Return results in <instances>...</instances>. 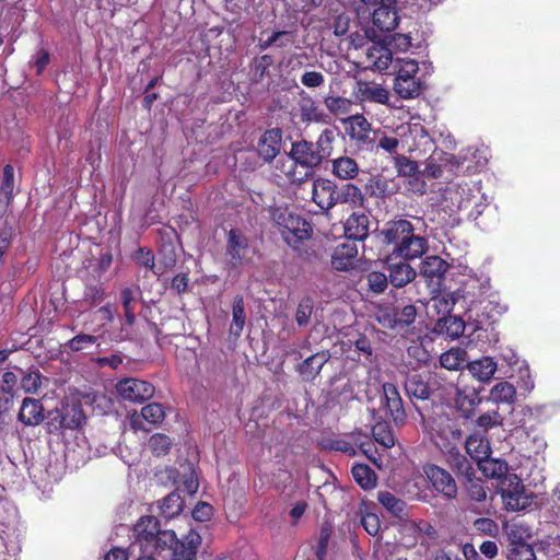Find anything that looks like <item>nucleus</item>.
I'll list each match as a JSON object with an SVG mask.
<instances>
[{"mask_svg":"<svg viewBox=\"0 0 560 560\" xmlns=\"http://www.w3.org/2000/svg\"><path fill=\"white\" fill-rule=\"evenodd\" d=\"M357 255V243L346 240L343 243L336 246L331 255V266L338 271L348 270L353 266Z\"/></svg>","mask_w":560,"mask_h":560,"instance_id":"nucleus-23","label":"nucleus"},{"mask_svg":"<svg viewBox=\"0 0 560 560\" xmlns=\"http://www.w3.org/2000/svg\"><path fill=\"white\" fill-rule=\"evenodd\" d=\"M183 504L180 495L177 492H171L162 500L160 510L165 517L172 518L182 512Z\"/></svg>","mask_w":560,"mask_h":560,"instance_id":"nucleus-47","label":"nucleus"},{"mask_svg":"<svg viewBox=\"0 0 560 560\" xmlns=\"http://www.w3.org/2000/svg\"><path fill=\"white\" fill-rule=\"evenodd\" d=\"M314 310V300L310 296H304L298 304L295 312V320L300 327L310 324L311 316Z\"/></svg>","mask_w":560,"mask_h":560,"instance_id":"nucleus-51","label":"nucleus"},{"mask_svg":"<svg viewBox=\"0 0 560 560\" xmlns=\"http://www.w3.org/2000/svg\"><path fill=\"white\" fill-rule=\"evenodd\" d=\"M300 117L303 122H320L325 120V114L314 98L304 92L299 101Z\"/></svg>","mask_w":560,"mask_h":560,"instance_id":"nucleus-33","label":"nucleus"},{"mask_svg":"<svg viewBox=\"0 0 560 560\" xmlns=\"http://www.w3.org/2000/svg\"><path fill=\"white\" fill-rule=\"evenodd\" d=\"M406 394L412 399L427 400L432 395L431 380L418 373L408 374L405 381Z\"/></svg>","mask_w":560,"mask_h":560,"instance_id":"nucleus-25","label":"nucleus"},{"mask_svg":"<svg viewBox=\"0 0 560 560\" xmlns=\"http://www.w3.org/2000/svg\"><path fill=\"white\" fill-rule=\"evenodd\" d=\"M97 341V337L88 334H79L65 343V348L72 352L89 349Z\"/></svg>","mask_w":560,"mask_h":560,"instance_id":"nucleus-53","label":"nucleus"},{"mask_svg":"<svg viewBox=\"0 0 560 560\" xmlns=\"http://www.w3.org/2000/svg\"><path fill=\"white\" fill-rule=\"evenodd\" d=\"M368 436L363 435L360 432H352L347 439L341 438H329L323 442V446L329 451H338L349 456H354L357 454L355 447L359 446L362 452L366 453L365 442Z\"/></svg>","mask_w":560,"mask_h":560,"instance_id":"nucleus-16","label":"nucleus"},{"mask_svg":"<svg viewBox=\"0 0 560 560\" xmlns=\"http://www.w3.org/2000/svg\"><path fill=\"white\" fill-rule=\"evenodd\" d=\"M330 359L328 351H319L305 359L299 366L300 374L307 381L314 380Z\"/></svg>","mask_w":560,"mask_h":560,"instance_id":"nucleus-30","label":"nucleus"},{"mask_svg":"<svg viewBox=\"0 0 560 560\" xmlns=\"http://www.w3.org/2000/svg\"><path fill=\"white\" fill-rule=\"evenodd\" d=\"M465 323L455 315H444L434 325L433 331L438 335L456 339L464 334Z\"/></svg>","mask_w":560,"mask_h":560,"instance_id":"nucleus-27","label":"nucleus"},{"mask_svg":"<svg viewBox=\"0 0 560 560\" xmlns=\"http://www.w3.org/2000/svg\"><path fill=\"white\" fill-rule=\"evenodd\" d=\"M370 219L361 212H353L345 223V234L348 241H363L369 235Z\"/></svg>","mask_w":560,"mask_h":560,"instance_id":"nucleus-24","label":"nucleus"},{"mask_svg":"<svg viewBox=\"0 0 560 560\" xmlns=\"http://www.w3.org/2000/svg\"><path fill=\"white\" fill-rule=\"evenodd\" d=\"M508 560H536L533 547L516 536L512 530L509 534Z\"/></svg>","mask_w":560,"mask_h":560,"instance_id":"nucleus-31","label":"nucleus"},{"mask_svg":"<svg viewBox=\"0 0 560 560\" xmlns=\"http://www.w3.org/2000/svg\"><path fill=\"white\" fill-rule=\"evenodd\" d=\"M351 136L358 140H365L371 131V124L362 115H354L350 117Z\"/></svg>","mask_w":560,"mask_h":560,"instance_id":"nucleus-52","label":"nucleus"},{"mask_svg":"<svg viewBox=\"0 0 560 560\" xmlns=\"http://www.w3.org/2000/svg\"><path fill=\"white\" fill-rule=\"evenodd\" d=\"M52 421H58L56 428L78 429L85 422V415L80 402L67 404L61 410H56Z\"/></svg>","mask_w":560,"mask_h":560,"instance_id":"nucleus-17","label":"nucleus"},{"mask_svg":"<svg viewBox=\"0 0 560 560\" xmlns=\"http://www.w3.org/2000/svg\"><path fill=\"white\" fill-rule=\"evenodd\" d=\"M354 94L360 102H373L385 105L389 101V92L375 82L359 81Z\"/></svg>","mask_w":560,"mask_h":560,"instance_id":"nucleus-18","label":"nucleus"},{"mask_svg":"<svg viewBox=\"0 0 560 560\" xmlns=\"http://www.w3.org/2000/svg\"><path fill=\"white\" fill-rule=\"evenodd\" d=\"M430 380L432 394H436L441 399L454 398L463 416L466 419L471 417V409L479 404L480 398L475 389L467 392L459 387L460 375L441 370L434 372Z\"/></svg>","mask_w":560,"mask_h":560,"instance_id":"nucleus-1","label":"nucleus"},{"mask_svg":"<svg viewBox=\"0 0 560 560\" xmlns=\"http://www.w3.org/2000/svg\"><path fill=\"white\" fill-rule=\"evenodd\" d=\"M374 440L386 448L395 445V439L386 422H378L372 429Z\"/></svg>","mask_w":560,"mask_h":560,"instance_id":"nucleus-50","label":"nucleus"},{"mask_svg":"<svg viewBox=\"0 0 560 560\" xmlns=\"http://www.w3.org/2000/svg\"><path fill=\"white\" fill-rule=\"evenodd\" d=\"M467 493L471 501L474 502H483L487 499V492L482 485V481L479 479H474L472 476L467 478Z\"/></svg>","mask_w":560,"mask_h":560,"instance_id":"nucleus-60","label":"nucleus"},{"mask_svg":"<svg viewBox=\"0 0 560 560\" xmlns=\"http://www.w3.org/2000/svg\"><path fill=\"white\" fill-rule=\"evenodd\" d=\"M469 373L480 382H489L497 371V362L490 357L471 361L467 364Z\"/></svg>","mask_w":560,"mask_h":560,"instance_id":"nucleus-34","label":"nucleus"},{"mask_svg":"<svg viewBox=\"0 0 560 560\" xmlns=\"http://www.w3.org/2000/svg\"><path fill=\"white\" fill-rule=\"evenodd\" d=\"M434 431V443L443 455L460 448L463 431L453 420H441Z\"/></svg>","mask_w":560,"mask_h":560,"instance_id":"nucleus-6","label":"nucleus"},{"mask_svg":"<svg viewBox=\"0 0 560 560\" xmlns=\"http://www.w3.org/2000/svg\"><path fill=\"white\" fill-rule=\"evenodd\" d=\"M14 170L11 165L7 164L3 168V180L1 184L0 195L3 196L4 201L9 203L13 197L14 191Z\"/></svg>","mask_w":560,"mask_h":560,"instance_id":"nucleus-59","label":"nucleus"},{"mask_svg":"<svg viewBox=\"0 0 560 560\" xmlns=\"http://www.w3.org/2000/svg\"><path fill=\"white\" fill-rule=\"evenodd\" d=\"M465 450L477 464L487 459L491 454L489 441L479 433H472L466 439Z\"/></svg>","mask_w":560,"mask_h":560,"instance_id":"nucleus-28","label":"nucleus"},{"mask_svg":"<svg viewBox=\"0 0 560 560\" xmlns=\"http://www.w3.org/2000/svg\"><path fill=\"white\" fill-rule=\"evenodd\" d=\"M394 91L402 98H415L420 95L422 84L418 78L395 80Z\"/></svg>","mask_w":560,"mask_h":560,"instance_id":"nucleus-41","label":"nucleus"},{"mask_svg":"<svg viewBox=\"0 0 560 560\" xmlns=\"http://www.w3.org/2000/svg\"><path fill=\"white\" fill-rule=\"evenodd\" d=\"M465 350L460 348H452L451 350L441 354L440 363L442 368L446 370V372L453 373V371H457L460 368L465 361Z\"/></svg>","mask_w":560,"mask_h":560,"instance_id":"nucleus-45","label":"nucleus"},{"mask_svg":"<svg viewBox=\"0 0 560 560\" xmlns=\"http://www.w3.org/2000/svg\"><path fill=\"white\" fill-rule=\"evenodd\" d=\"M18 420L24 425H38L44 420L42 402L38 399L24 398L18 415Z\"/></svg>","mask_w":560,"mask_h":560,"instance_id":"nucleus-26","label":"nucleus"},{"mask_svg":"<svg viewBox=\"0 0 560 560\" xmlns=\"http://www.w3.org/2000/svg\"><path fill=\"white\" fill-rule=\"evenodd\" d=\"M378 503L393 516L404 517L406 515V503L387 490L377 492Z\"/></svg>","mask_w":560,"mask_h":560,"instance_id":"nucleus-37","label":"nucleus"},{"mask_svg":"<svg viewBox=\"0 0 560 560\" xmlns=\"http://www.w3.org/2000/svg\"><path fill=\"white\" fill-rule=\"evenodd\" d=\"M382 404L395 423L401 424L405 422L406 412L404 409L402 399L397 386L393 383L383 384Z\"/></svg>","mask_w":560,"mask_h":560,"instance_id":"nucleus-14","label":"nucleus"},{"mask_svg":"<svg viewBox=\"0 0 560 560\" xmlns=\"http://www.w3.org/2000/svg\"><path fill=\"white\" fill-rule=\"evenodd\" d=\"M410 225L411 222L405 219L388 222L381 232L384 243L396 248L400 240L410 233Z\"/></svg>","mask_w":560,"mask_h":560,"instance_id":"nucleus-29","label":"nucleus"},{"mask_svg":"<svg viewBox=\"0 0 560 560\" xmlns=\"http://www.w3.org/2000/svg\"><path fill=\"white\" fill-rule=\"evenodd\" d=\"M481 312L476 314V329H483L485 326L493 325L498 317L505 311V306L494 301L481 302Z\"/></svg>","mask_w":560,"mask_h":560,"instance_id":"nucleus-32","label":"nucleus"},{"mask_svg":"<svg viewBox=\"0 0 560 560\" xmlns=\"http://www.w3.org/2000/svg\"><path fill=\"white\" fill-rule=\"evenodd\" d=\"M336 185L325 178H317L313 182L312 199L322 209L329 210L335 206Z\"/></svg>","mask_w":560,"mask_h":560,"instance_id":"nucleus-20","label":"nucleus"},{"mask_svg":"<svg viewBox=\"0 0 560 560\" xmlns=\"http://www.w3.org/2000/svg\"><path fill=\"white\" fill-rule=\"evenodd\" d=\"M475 422L479 429H481L483 432H487L494 427L502 425L503 417L499 413L498 410H490L480 415Z\"/></svg>","mask_w":560,"mask_h":560,"instance_id":"nucleus-55","label":"nucleus"},{"mask_svg":"<svg viewBox=\"0 0 560 560\" xmlns=\"http://www.w3.org/2000/svg\"><path fill=\"white\" fill-rule=\"evenodd\" d=\"M364 196L362 191L353 184L342 185L340 188H335V206L338 203H346L352 207L362 206Z\"/></svg>","mask_w":560,"mask_h":560,"instance_id":"nucleus-35","label":"nucleus"},{"mask_svg":"<svg viewBox=\"0 0 560 560\" xmlns=\"http://www.w3.org/2000/svg\"><path fill=\"white\" fill-rule=\"evenodd\" d=\"M334 131L325 129L316 142L306 140L296 141L292 144L290 155L303 167L313 168L318 166L324 159L332 152Z\"/></svg>","mask_w":560,"mask_h":560,"instance_id":"nucleus-3","label":"nucleus"},{"mask_svg":"<svg viewBox=\"0 0 560 560\" xmlns=\"http://www.w3.org/2000/svg\"><path fill=\"white\" fill-rule=\"evenodd\" d=\"M490 398L497 404H513L516 398V389L509 382H499L490 390Z\"/></svg>","mask_w":560,"mask_h":560,"instance_id":"nucleus-42","label":"nucleus"},{"mask_svg":"<svg viewBox=\"0 0 560 560\" xmlns=\"http://www.w3.org/2000/svg\"><path fill=\"white\" fill-rule=\"evenodd\" d=\"M393 260L390 255L387 259L389 282L395 288H402L416 278L417 272L405 259L397 262Z\"/></svg>","mask_w":560,"mask_h":560,"instance_id":"nucleus-19","label":"nucleus"},{"mask_svg":"<svg viewBox=\"0 0 560 560\" xmlns=\"http://www.w3.org/2000/svg\"><path fill=\"white\" fill-rule=\"evenodd\" d=\"M399 68L395 80L417 78L416 74L419 71V66L416 60L412 59H398Z\"/></svg>","mask_w":560,"mask_h":560,"instance_id":"nucleus-62","label":"nucleus"},{"mask_svg":"<svg viewBox=\"0 0 560 560\" xmlns=\"http://www.w3.org/2000/svg\"><path fill=\"white\" fill-rule=\"evenodd\" d=\"M200 545L201 537L199 533L190 529L182 539H178L175 535V541L166 549L172 551V560H195Z\"/></svg>","mask_w":560,"mask_h":560,"instance_id":"nucleus-13","label":"nucleus"},{"mask_svg":"<svg viewBox=\"0 0 560 560\" xmlns=\"http://www.w3.org/2000/svg\"><path fill=\"white\" fill-rule=\"evenodd\" d=\"M119 396L130 402L141 404L154 395V386L138 378H124L116 385Z\"/></svg>","mask_w":560,"mask_h":560,"instance_id":"nucleus-9","label":"nucleus"},{"mask_svg":"<svg viewBox=\"0 0 560 560\" xmlns=\"http://www.w3.org/2000/svg\"><path fill=\"white\" fill-rule=\"evenodd\" d=\"M396 308L397 328L404 329L409 327L417 317V308L412 304H407Z\"/></svg>","mask_w":560,"mask_h":560,"instance_id":"nucleus-54","label":"nucleus"},{"mask_svg":"<svg viewBox=\"0 0 560 560\" xmlns=\"http://www.w3.org/2000/svg\"><path fill=\"white\" fill-rule=\"evenodd\" d=\"M133 259L138 265L145 267L147 269L151 270L154 275H156V276L163 275V270H161V266L155 265V257H154V254L152 253V250H150L145 247H140L137 250Z\"/></svg>","mask_w":560,"mask_h":560,"instance_id":"nucleus-48","label":"nucleus"},{"mask_svg":"<svg viewBox=\"0 0 560 560\" xmlns=\"http://www.w3.org/2000/svg\"><path fill=\"white\" fill-rule=\"evenodd\" d=\"M273 221L282 228V235L289 242L290 236L296 240H306L311 236L312 228L310 223L300 217L289 211L287 208H276L271 212Z\"/></svg>","mask_w":560,"mask_h":560,"instance_id":"nucleus-4","label":"nucleus"},{"mask_svg":"<svg viewBox=\"0 0 560 560\" xmlns=\"http://www.w3.org/2000/svg\"><path fill=\"white\" fill-rule=\"evenodd\" d=\"M502 499L510 511H521L532 503V498L525 493V489L516 492H502Z\"/></svg>","mask_w":560,"mask_h":560,"instance_id":"nucleus-46","label":"nucleus"},{"mask_svg":"<svg viewBox=\"0 0 560 560\" xmlns=\"http://www.w3.org/2000/svg\"><path fill=\"white\" fill-rule=\"evenodd\" d=\"M132 547H138L143 553H154L166 550L175 541V532L161 529L159 520L155 516L147 515L140 517L133 526Z\"/></svg>","mask_w":560,"mask_h":560,"instance_id":"nucleus-2","label":"nucleus"},{"mask_svg":"<svg viewBox=\"0 0 560 560\" xmlns=\"http://www.w3.org/2000/svg\"><path fill=\"white\" fill-rule=\"evenodd\" d=\"M395 166L400 176H413L418 173V163L404 155L395 158Z\"/></svg>","mask_w":560,"mask_h":560,"instance_id":"nucleus-63","label":"nucleus"},{"mask_svg":"<svg viewBox=\"0 0 560 560\" xmlns=\"http://www.w3.org/2000/svg\"><path fill=\"white\" fill-rule=\"evenodd\" d=\"M398 135L405 139V145L409 151H428L434 147L433 140L425 127L419 122H408L398 127Z\"/></svg>","mask_w":560,"mask_h":560,"instance_id":"nucleus-8","label":"nucleus"},{"mask_svg":"<svg viewBox=\"0 0 560 560\" xmlns=\"http://www.w3.org/2000/svg\"><path fill=\"white\" fill-rule=\"evenodd\" d=\"M165 418V412L161 404L151 402L142 407L140 413L133 412L129 417V423L132 430H143L149 431L150 429L145 428L144 422L156 425L161 423Z\"/></svg>","mask_w":560,"mask_h":560,"instance_id":"nucleus-15","label":"nucleus"},{"mask_svg":"<svg viewBox=\"0 0 560 560\" xmlns=\"http://www.w3.org/2000/svg\"><path fill=\"white\" fill-rule=\"evenodd\" d=\"M273 58L270 55H262L260 57H256L252 63L253 71V80L255 82L262 81L266 75L268 69L272 66Z\"/></svg>","mask_w":560,"mask_h":560,"instance_id":"nucleus-56","label":"nucleus"},{"mask_svg":"<svg viewBox=\"0 0 560 560\" xmlns=\"http://www.w3.org/2000/svg\"><path fill=\"white\" fill-rule=\"evenodd\" d=\"M232 314L233 320L231 324V330L234 331L235 335H240L244 328L246 319L244 299L242 296L235 298Z\"/></svg>","mask_w":560,"mask_h":560,"instance_id":"nucleus-49","label":"nucleus"},{"mask_svg":"<svg viewBox=\"0 0 560 560\" xmlns=\"http://www.w3.org/2000/svg\"><path fill=\"white\" fill-rule=\"evenodd\" d=\"M368 68L384 71L393 61V52L389 47L381 43H372L365 51Z\"/></svg>","mask_w":560,"mask_h":560,"instance_id":"nucleus-21","label":"nucleus"},{"mask_svg":"<svg viewBox=\"0 0 560 560\" xmlns=\"http://www.w3.org/2000/svg\"><path fill=\"white\" fill-rule=\"evenodd\" d=\"M366 279L369 289L377 294L383 293L389 282L388 276L380 271H371Z\"/></svg>","mask_w":560,"mask_h":560,"instance_id":"nucleus-61","label":"nucleus"},{"mask_svg":"<svg viewBox=\"0 0 560 560\" xmlns=\"http://www.w3.org/2000/svg\"><path fill=\"white\" fill-rule=\"evenodd\" d=\"M324 104L334 115L348 114L351 107V102L341 96H326L324 98Z\"/></svg>","mask_w":560,"mask_h":560,"instance_id":"nucleus-57","label":"nucleus"},{"mask_svg":"<svg viewBox=\"0 0 560 560\" xmlns=\"http://www.w3.org/2000/svg\"><path fill=\"white\" fill-rule=\"evenodd\" d=\"M332 173L340 179H353L359 174V166L355 160L341 156L332 160Z\"/></svg>","mask_w":560,"mask_h":560,"instance_id":"nucleus-39","label":"nucleus"},{"mask_svg":"<svg viewBox=\"0 0 560 560\" xmlns=\"http://www.w3.org/2000/svg\"><path fill=\"white\" fill-rule=\"evenodd\" d=\"M415 228L410 225V233L404 236L396 248H393L392 256L396 255L405 260L421 257L428 249L425 237L415 234Z\"/></svg>","mask_w":560,"mask_h":560,"instance_id":"nucleus-11","label":"nucleus"},{"mask_svg":"<svg viewBox=\"0 0 560 560\" xmlns=\"http://www.w3.org/2000/svg\"><path fill=\"white\" fill-rule=\"evenodd\" d=\"M281 132L278 129L265 131L257 144V153L265 162H271L280 152Z\"/></svg>","mask_w":560,"mask_h":560,"instance_id":"nucleus-22","label":"nucleus"},{"mask_svg":"<svg viewBox=\"0 0 560 560\" xmlns=\"http://www.w3.org/2000/svg\"><path fill=\"white\" fill-rule=\"evenodd\" d=\"M249 249V240L238 229H231L226 236V264L232 269H241Z\"/></svg>","mask_w":560,"mask_h":560,"instance_id":"nucleus-7","label":"nucleus"},{"mask_svg":"<svg viewBox=\"0 0 560 560\" xmlns=\"http://www.w3.org/2000/svg\"><path fill=\"white\" fill-rule=\"evenodd\" d=\"M352 476L355 482L364 490H371L376 486L377 476L366 464H358L352 467Z\"/></svg>","mask_w":560,"mask_h":560,"instance_id":"nucleus-40","label":"nucleus"},{"mask_svg":"<svg viewBox=\"0 0 560 560\" xmlns=\"http://www.w3.org/2000/svg\"><path fill=\"white\" fill-rule=\"evenodd\" d=\"M479 469L488 478L500 479L506 477L509 466L505 460L497 458H487L478 464Z\"/></svg>","mask_w":560,"mask_h":560,"instance_id":"nucleus-44","label":"nucleus"},{"mask_svg":"<svg viewBox=\"0 0 560 560\" xmlns=\"http://www.w3.org/2000/svg\"><path fill=\"white\" fill-rule=\"evenodd\" d=\"M368 9L374 8L373 24L382 32H389L397 27L399 16L396 0H360Z\"/></svg>","mask_w":560,"mask_h":560,"instance_id":"nucleus-5","label":"nucleus"},{"mask_svg":"<svg viewBox=\"0 0 560 560\" xmlns=\"http://www.w3.org/2000/svg\"><path fill=\"white\" fill-rule=\"evenodd\" d=\"M448 268L447 262L439 256H428L421 266V273L428 278H441Z\"/></svg>","mask_w":560,"mask_h":560,"instance_id":"nucleus-43","label":"nucleus"},{"mask_svg":"<svg viewBox=\"0 0 560 560\" xmlns=\"http://www.w3.org/2000/svg\"><path fill=\"white\" fill-rule=\"evenodd\" d=\"M415 228L410 225V233L404 236L396 248H393L392 256L396 255L405 260L421 257L428 249L425 237L415 234Z\"/></svg>","mask_w":560,"mask_h":560,"instance_id":"nucleus-12","label":"nucleus"},{"mask_svg":"<svg viewBox=\"0 0 560 560\" xmlns=\"http://www.w3.org/2000/svg\"><path fill=\"white\" fill-rule=\"evenodd\" d=\"M432 307L438 313L447 314L452 311L455 300L450 293H441L431 299Z\"/></svg>","mask_w":560,"mask_h":560,"instance_id":"nucleus-64","label":"nucleus"},{"mask_svg":"<svg viewBox=\"0 0 560 560\" xmlns=\"http://www.w3.org/2000/svg\"><path fill=\"white\" fill-rule=\"evenodd\" d=\"M172 446L171 439L162 433L153 434L149 440V447L156 456L165 455L170 452Z\"/></svg>","mask_w":560,"mask_h":560,"instance_id":"nucleus-58","label":"nucleus"},{"mask_svg":"<svg viewBox=\"0 0 560 560\" xmlns=\"http://www.w3.org/2000/svg\"><path fill=\"white\" fill-rule=\"evenodd\" d=\"M424 472L432 483V487L447 500H453L457 495V485L453 476L436 465H429Z\"/></svg>","mask_w":560,"mask_h":560,"instance_id":"nucleus-10","label":"nucleus"},{"mask_svg":"<svg viewBox=\"0 0 560 560\" xmlns=\"http://www.w3.org/2000/svg\"><path fill=\"white\" fill-rule=\"evenodd\" d=\"M374 135L377 142L376 147L389 154H397L400 144L406 147L405 139H401V136L398 135V127L390 132L377 130Z\"/></svg>","mask_w":560,"mask_h":560,"instance_id":"nucleus-36","label":"nucleus"},{"mask_svg":"<svg viewBox=\"0 0 560 560\" xmlns=\"http://www.w3.org/2000/svg\"><path fill=\"white\" fill-rule=\"evenodd\" d=\"M444 457L448 466L458 475L466 478L474 476V467L467 457L460 452V448L445 454Z\"/></svg>","mask_w":560,"mask_h":560,"instance_id":"nucleus-38","label":"nucleus"}]
</instances>
